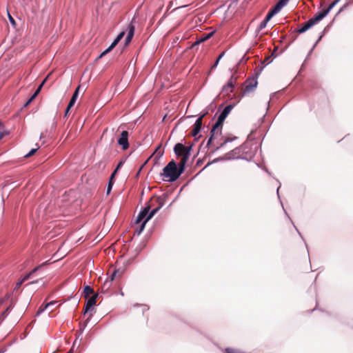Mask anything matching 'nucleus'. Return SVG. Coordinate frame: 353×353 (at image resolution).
I'll return each instance as SVG.
<instances>
[{
	"instance_id": "28",
	"label": "nucleus",
	"mask_w": 353,
	"mask_h": 353,
	"mask_svg": "<svg viewBox=\"0 0 353 353\" xmlns=\"http://www.w3.org/2000/svg\"><path fill=\"white\" fill-rule=\"evenodd\" d=\"M50 304H56L55 301H50L46 304L45 306H41L37 312L36 316H39L41 313H43L48 307H50Z\"/></svg>"
},
{
	"instance_id": "20",
	"label": "nucleus",
	"mask_w": 353,
	"mask_h": 353,
	"mask_svg": "<svg viewBox=\"0 0 353 353\" xmlns=\"http://www.w3.org/2000/svg\"><path fill=\"white\" fill-rule=\"evenodd\" d=\"M279 12L280 11L276 10V8L274 6L267 14L264 19L268 22L275 14Z\"/></svg>"
},
{
	"instance_id": "16",
	"label": "nucleus",
	"mask_w": 353,
	"mask_h": 353,
	"mask_svg": "<svg viewBox=\"0 0 353 353\" xmlns=\"http://www.w3.org/2000/svg\"><path fill=\"white\" fill-rule=\"evenodd\" d=\"M327 14H328L327 12L325 10H323L320 11L319 13H317L316 14H315L313 18L310 19L312 21V22L314 25L316 22H318V21L322 20L323 18H325Z\"/></svg>"
},
{
	"instance_id": "6",
	"label": "nucleus",
	"mask_w": 353,
	"mask_h": 353,
	"mask_svg": "<svg viewBox=\"0 0 353 353\" xmlns=\"http://www.w3.org/2000/svg\"><path fill=\"white\" fill-rule=\"evenodd\" d=\"M99 296V294H94L92 296L90 297L85 303L84 306L83 313L85 314L86 313L94 310V306L96 305L97 299Z\"/></svg>"
},
{
	"instance_id": "41",
	"label": "nucleus",
	"mask_w": 353,
	"mask_h": 353,
	"mask_svg": "<svg viewBox=\"0 0 353 353\" xmlns=\"http://www.w3.org/2000/svg\"><path fill=\"white\" fill-rule=\"evenodd\" d=\"M44 82H45V80L43 81V82L40 84V85L37 88V89L34 92L33 94L35 95V97H37L39 94V93L40 92V90H41L43 85L44 84Z\"/></svg>"
},
{
	"instance_id": "4",
	"label": "nucleus",
	"mask_w": 353,
	"mask_h": 353,
	"mask_svg": "<svg viewBox=\"0 0 353 353\" xmlns=\"http://www.w3.org/2000/svg\"><path fill=\"white\" fill-rule=\"evenodd\" d=\"M259 74L260 73L258 72L255 74V77L248 78L245 81L246 85L243 89V95L252 92L257 87V85H258L257 78H258V76L259 75Z\"/></svg>"
},
{
	"instance_id": "52",
	"label": "nucleus",
	"mask_w": 353,
	"mask_h": 353,
	"mask_svg": "<svg viewBox=\"0 0 353 353\" xmlns=\"http://www.w3.org/2000/svg\"><path fill=\"white\" fill-rule=\"evenodd\" d=\"M118 172L117 169H114L112 174L110 175V178L114 179L116 173Z\"/></svg>"
},
{
	"instance_id": "15",
	"label": "nucleus",
	"mask_w": 353,
	"mask_h": 353,
	"mask_svg": "<svg viewBox=\"0 0 353 353\" xmlns=\"http://www.w3.org/2000/svg\"><path fill=\"white\" fill-rule=\"evenodd\" d=\"M233 108H234V105H232V104H229V105H226L224 108V109L223 110V111L221 112V114L219 115L218 118L220 120H223L224 121L225 119H226V117H228V115L231 112V110L233 109Z\"/></svg>"
},
{
	"instance_id": "1",
	"label": "nucleus",
	"mask_w": 353,
	"mask_h": 353,
	"mask_svg": "<svg viewBox=\"0 0 353 353\" xmlns=\"http://www.w3.org/2000/svg\"><path fill=\"white\" fill-rule=\"evenodd\" d=\"M186 164L180 161L179 165L174 160L170 161L168 165L163 169V173L161 174L168 182H174L176 181L185 170Z\"/></svg>"
},
{
	"instance_id": "56",
	"label": "nucleus",
	"mask_w": 353,
	"mask_h": 353,
	"mask_svg": "<svg viewBox=\"0 0 353 353\" xmlns=\"http://www.w3.org/2000/svg\"><path fill=\"white\" fill-rule=\"evenodd\" d=\"M70 110V109H68V106H67V108L65 109V111L64 117H68V112H69Z\"/></svg>"
},
{
	"instance_id": "11",
	"label": "nucleus",
	"mask_w": 353,
	"mask_h": 353,
	"mask_svg": "<svg viewBox=\"0 0 353 353\" xmlns=\"http://www.w3.org/2000/svg\"><path fill=\"white\" fill-rule=\"evenodd\" d=\"M201 128H202V123H201V118H198L196 120V121L194 124L193 129L192 130V132H191V135L192 137H195V140H197L198 139L200 138L201 136H199L197 138H196V136L201 130Z\"/></svg>"
},
{
	"instance_id": "51",
	"label": "nucleus",
	"mask_w": 353,
	"mask_h": 353,
	"mask_svg": "<svg viewBox=\"0 0 353 353\" xmlns=\"http://www.w3.org/2000/svg\"><path fill=\"white\" fill-rule=\"evenodd\" d=\"M227 143H225V142L223 141V143H221L220 144V145L219 147H217L216 149H215V151L223 148Z\"/></svg>"
},
{
	"instance_id": "21",
	"label": "nucleus",
	"mask_w": 353,
	"mask_h": 353,
	"mask_svg": "<svg viewBox=\"0 0 353 353\" xmlns=\"http://www.w3.org/2000/svg\"><path fill=\"white\" fill-rule=\"evenodd\" d=\"M125 31H122L121 32H120L117 37L114 39V40L112 41V43H111L110 45V48H114L117 45V43L121 41V39L123 37V36L125 35Z\"/></svg>"
},
{
	"instance_id": "24",
	"label": "nucleus",
	"mask_w": 353,
	"mask_h": 353,
	"mask_svg": "<svg viewBox=\"0 0 353 353\" xmlns=\"http://www.w3.org/2000/svg\"><path fill=\"white\" fill-rule=\"evenodd\" d=\"M125 31H122L121 32H120L117 37L114 39V40L112 41V43H111L110 45V48H114L117 45V43L121 41V39L123 37V36L125 35Z\"/></svg>"
},
{
	"instance_id": "53",
	"label": "nucleus",
	"mask_w": 353,
	"mask_h": 353,
	"mask_svg": "<svg viewBox=\"0 0 353 353\" xmlns=\"http://www.w3.org/2000/svg\"><path fill=\"white\" fill-rule=\"evenodd\" d=\"M118 172L117 169H114L112 174L110 175V178L114 179L116 173Z\"/></svg>"
},
{
	"instance_id": "12",
	"label": "nucleus",
	"mask_w": 353,
	"mask_h": 353,
	"mask_svg": "<svg viewBox=\"0 0 353 353\" xmlns=\"http://www.w3.org/2000/svg\"><path fill=\"white\" fill-rule=\"evenodd\" d=\"M234 79L236 80V78H234V76L232 75L228 83L223 86L222 92L223 94H229L231 92H232V88L234 87Z\"/></svg>"
},
{
	"instance_id": "32",
	"label": "nucleus",
	"mask_w": 353,
	"mask_h": 353,
	"mask_svg": "<svg viewBox=\"0 0 353 353\" xmlns=\"http://www.w3.org/2000/svg\"><path fill=\"white\" fill-rule=\"evenodd\" d=\"M85 298H88V296L94 293V290L90 285H85L83 290Z\"/></svg>"
},
{
	"instance_id": "3",
	"label": "nucleus",
	"mask_w": 353,
	"mask_h": 353,
	"mask_svg": "<svg viewBox=\"0 0 353 353\" xmlns=\"http://www.w3.org/2000/svg\"><path fill=\"white\" fill-rule=\"evenodd\" d=\"M123 273V270L121 269H117L114 270L111 276L110 279H107L101 285V292L102 293H106L112 286V281L114 280V279L117 276H121Z\"/></svg>"
},
{
	"instance_id": "59",
	"label": "nucleus",
	"mask_w": 353,
	"mask_h": 353,
	"mask_svg": "<svg viewBox=\"0 0 353 353\" xmlns=\"http://www.w3.org/2000/svg\"><path fill=\"white\" fill-rule=\"evenodd\" d=\"M281 187V184H279V187L277 188V190H276V192H277V195H279V190ZM279 197V196H278Z\"/></svg>"
},
{
	"instance_id": "36",
	"label": "nucleus",
	"mask_w": 353,
	"mask_h": 353,
	"mask_svg": "<svg viewBox=\"0 0 353 353\" xmlns=\"http://www.w3.org/2000/svg\"><path fill=\"white\" fill-rule=\"evenodd\" d=\"M161 148V145H159L157 147V148L155 150V152H156V157H155V159H159L160 158H161L164 154V152L162 151V150H159Z\"/></svg>"
},
{
	"instance_id": "43",
	"label": "nucleus",
	"mask_w": 353,
	"mask_h": 353,
	"mask_svg": "<svg viewBox=\"0 0 353 353\" xmlns=\"http://www.w3.org/2000/svg\"><path fill=\"white\" fill-rule=\"evenodd\" d=\"M132 37V36L127 34V37L125 39V46H127L130 43Z\"/></svg>"
},
{
	"instance_id": "14",
	"label": "nucleus",
	"mask_w": 353,
	"mask_h": 353,
	"mask_svg": "<svg viewBox=\"0 0 353 353\" xmlns=\"http://www.w3.org/2000/svg\"><path fill=\"white\" fill-rule=\"evenodd\" d=\"M314 26L313 23L310 19L307 21L306 22L302 23L299 28H297L295 32L299 34L304 33L307 30H309L311 27Z\"/></svg>"
},
{
	"instance_id": "61",
	"label": "nucleus",
	"mask_w": 353,
	"mask_h": 353,
	"mask_svg": "<svg viewBox=\"0 0 353 353\" xmlns=\"http://www.w3.org/2000/svg\"><path fill=\"white\" fill-rule=\"evenodd\" d=\"M344 8H345V6H343V8H341L339 11L341 12V11L343 10Z\"/></svg>"
},
{
	"instance_id": "7",
	"label": "nucleus",
	"mask_w": 353,
	"mask_h": 353,
	"mask_svg": "<svg viewBox=\"0 0 353 353\" xmlns=\"http://www.w3.org/2000/svg\"><path fill=\"white\" fill-rule=\"evenodd\" d=\"M117 142L123 150H126L129 148L128 132L126 130L122 131Z\"/></svg>"
},
{
	"instance_id": "45",
	"label": "nucleus",
	"mask_w": 353,
	"mask_h": 353,
	"mask_svg": "<svg viewBox=\"0 0 353 353\" xmlns=\"http://www.w3.org/2000/svg\"><path fill=\"white\" fill-rule=\"evenodd\" d=\"M235 139H236V137H234L233 138L228 137V138L225 139V140L223 141L225 142V143H230V142L233 141Z\"/></svg>"
},
{
	"instance_id": "2",
	"label": "nucleus",
	"mask_w": 353,
	"mask_h": 353,
	"mask_svg": "<svg viewBox=\"0 0 353 353\" xmlns=\"http://www.w3.org/2000/svg\"><path fill=\"white\" fill-rule=\"evenodd\" d=\"M166 199H167V195H165V194H163V195L157 196L156 198V203H159V206H157L156 208H154L151 211L150 210V212H148V216L144 219V220H145V221L148 222L150 219H151L153 217V216L157 212H159L161 208H162L163 207V205L165 203Z\"/></svg>"
},
{
	"instance_id": "25",
	"label": "nucleus",
	"mask_w": 353,
	"mask_h": 353,
	"mask_svg": "<svg viewBox=\"0 0 353 353\" xmlns=\"http://www.w3.org/2000/svg\"><path fill=\"white\" fill-rule=\"evenodd\" d=\"M125 31H122L121 32H120L117 37L114 39V40L112 41V43H111L110 45V48H114L117 45V43L121 41V39L123 37V36L125 35Z\"/></svg>"
},
{
	"instance_id": "46",
	"label": "nucleus",
	"mask_w": 353,
	"mask_h": 353,
	"mask_svg": "<svg viewBox=\"0 0 353 353\" xmlns=\"http://www.w3.org/2000/svg\"><path fill=\"white\" fill-rule=\"evenodd\" d=\"M10 299V295L9 294H7L3 298H2L1 300H0V305L5 301H6L7 300H8Z\"/></svg>"
},
{
	"instance_id": "13",
	"label": "nucleus",
	"mask_w": 353,
	"mask_h": 353,
	"mask_svg": "<svg viewBox=\"0 0 353 353\" xmlns=\"http://www.w3.org/2000/svg\"><path fill=\"white\" fill-rule=\"evenodd\" d=\"M215 31H212L208 33H203L199 37H197L196 41L192 44V47H194L195 46L199 45V43L207 41L210 38H211L213 34H214Z\"/></svg>"
},
{
	"instance_id": "8",
	"label": "nucleus",
	"mask_w": 353,
	"mask_h": 353,
	"mask_svg": "<svg viewBox=\"0 0 353 353\" xmlns=\"http://www.w3.org/2000/svg\"><path fill=\"white\" fill-rule=\"evenodd\" d=\"M223 121L220 120L219 118L217 119L216 123L212 125V128L210 130V137L207 141L206 147L208 148L212 143V139L215 135L216 130L222 125Z\"/></svg>"
},
{
	"instance_id": "47",
	"label": "nucleus",
	"mask_w": 353,
	"mask_h": 353,
	"mask_svg": "<svg viewBox=\"0 0 353 353\" xmlns=\"http://www.w3.org/2000/svg\"><path fill=\"white\" fill-rule=\"evenodd\" d=\"M30 276H31V273H28V274L24 275L23 277L21 280H22L24 282L26 280H28Z\"/></svg>"
},
{
	"instance_id": "23",
	"label": "nucleus",
	"mask_w": 353,
	"mask_h": 353,
	"mask_svg": "<svg viewBox=\"0 0 353 353\" xmlns=\"http://www.w3.org/2000/svg\"><path fill=\"white\" fill-rule=\"evenodd\" d=\"M125 31H122L121 32H120L117 37L114 39V40L112 41V43H111L110 45V48H114L117 45V43L121 41V39L123 37V36L125 35Z\"/></svg>"
},
{
	"instance_id": "10",
	"label": "nucleus",
	"mask_w": 353,
	"mask_h": 353,
	"mask_svg": "<svg viewBox=\"0 0 353 353\" xmlns=\"http://www.w3.org/2000/svg\"><path fill=\"white\" fill-rule=\"evenodd\" d=\"M185 145L181 143H177L175 144L173 148L174 153L177 157L184 158L185 153Z\"/></svg>"
},
{
	"instance_id": "48",
	"label": "nucleus",
	"mask_w": 353,
	"mask_h": 353,
	"mask_svg": "<svg viewBox=\"0 0 353 353\" xmlns=\"http://www.w3.org/2000/svg\"><path fill=\"white\" fill-rule=\"evenodd\" d=\"M113 48H110V46L107 48L105 49L103 52H102V55H105L107 54L108 52H110Z\"/></svg>"
},
{
	"instance_id": "5",
	"label": "nucleus",
	"mask_w": 353,
	"mask_h": 353,
	"mask_svg": "<svg viewBox=\"0 0 353 353\" xmlns=\"http://www.w3.org/2000/svg\"><path fill=\"white\" fill-rule=\"evenodd\" d=\"M241 150V148H235L234 149L232 150L231 151L227 152L224 155V157H219V158H217V159L213 160V161L212 163H216V162H218V161H222V160H232V159L241 158V157H240Z\"/></svg>"
},
{
	"instance_id": "57",
	"label": "nucleus",
	"mask_w": 353,
	"mask_h": 353,
	"mask_svg": "<svg viewBox=\"0 0 353 353\" xmlns=\"http://www.w3.org/2000/svg\"><path fill=\"white\" fill-rule=\"evenodd\" d=\"M23 283L22 280H20L18 283L16 284V288H18Z\"/></svg>"
},
{
	"instance_id": "35",
	"label": "nucleus",
	"mask_w": 353,
	"mask_h": 353,
	"mask_svg": "<svg viewBox=\"0 0 353 353\" xmlns=\"http://www.w3.org/2000/svg\"><path fill=\"white\" fill-rule=\"evenodd\" d=\"M114 179H109V181H108V186H107V190H106V194L108 195L111 190H112V186L114 185Z\"/></svg>"
},
{
	"instance_id": "38",
	"label": "nucleus",
	"mask_w": 353,
	"mask_h": 353,
	"mask_svg": "<svg viewBox=\"0 0 353 353\" xmlns=\"http://www.w3.org/2000/svg\"><path fill=\"white\" fill-rule=\"evenodd\" d=\"M39 148V147L31 149L29 151V152H28L26 154H25L24 157L25 158H28V157H31L32 155H33L38 150Z\"/></svg>"
},
{
	"instance_id": "40",
	"label": "nucleus",
	"mask_w": 353,
	"mask_h": 353,
	"mask_svg": "<svg viewBox=\"0 0 353 353\" xmlns=\"http://www.w3.org/2000/svg\"><path fill=\"white\" fill-rule=\"evenodd\" d=\"M36 98L35 95L32 94L29 99L25 103V104L23 105V107L26 108L27 107L34 99Z\"/></svg>"
},
{
	"instance_id": "49",
	"label": "nucleus",
	"mask_w": 353,
	"mask_h": 353,
	"mask_svg": "<svg viewBox=\"0 0 353 353\" xmlns=\"http://www.w3.org/2000/svg\"><path fill=\"white\" fill-rule=\"evenodd\" d=\"M124 163V161H121L118 163L117 167L115 169H117V170H119L120 169V168L123 165Z\"/></svg>"
},
{
	"instance_id": "39",
	"label": "nucleus",
	"mask_w": 353,
	"mask_h": 353,
	"mask_svg": "<svg viewBox=\"0 0 353 353\" xmlns=\"http://www.w3.org/2000/svg\"><path fill=\"white\" fill-rule=\"evenodd\" d=\"M12 307L11 305L8 306L6 310L3 311L2 315H3L5 317L9 314V312L12 310Z\"/></svg>"
},
{
	"instance_id": "42",
	"label": "nucleus",
	"mask_w": 353,
	"mask_h": 353,
	"mask_svg": "<svg viewBox=\"0 0 353 353\" xmlns=\"http://www.w3.org/2000/svg\"><path fill=\"white\" fill-rule=\"evenodd\" d=\"M336 5V3H334V1H332L329 6L325 10L327 14L330 12V10Z\"/></svg>"
},
{
	"instance_id": "9",
	"label": "nucleus",
	"mask_w": 353,
	"mask_h": 353,
	"mask_svg": "<svg viewBox=\"0 0 353 353\" xmlns=\"http://www.w3.org/2000/svg\"><path fill=\"white\" fill-rule=\"evenodd\" d=\"M150 208H151L150 205L149 203H146L145 206L140 211V212L139 213V214L137 217V219H136L137 223H139L141 222L142 223V221L148 216V212H150Z\"/></svg>"
},
{
	"instance_id": "64",
	"label": "nucleus",
	"mask_w": 353,
	"mask_h": 353,
	"mask_svg": "<svg viewBox=\"0 0 353 353\" xmlns=\"http://www.w3.org/2000/svg\"><path fill=\"white\" fill-rule=\"evenodd\" d=\"M3 352H4V350L0 351V353H3Z\"/></svg>"
},
{
	"instance_id": "60",
	"label": "nucleus",
	"mask_w": 353,
	"mask_h": 353,
	"mask_svg": "<svg viewBox=\"0 0 353 353\" xmlns=\"http://www.w3.org/2000/svg\"><path fill=\"white\" fill-rule=\"evenodd\" d=\"M341 0H334V3H338Z\"/></svg>"
},
{
	"instance_id": "33",
	"label": "nucleus",
	"mask_w": 353,
	"mask_h": 353,
	"mask_svg": "<svg viewBox=\"0 0 353 353\" xmlns=\"http://www.w3.org/2000/svg\"><path fill=\"white\" fill-rule=\"evenodd\" d=\"M268 21L265 19H263L259 24V27L256 28V34H259L263 29H264L267 24H268Z\"/></svg>"
},
{
	"instance_id": "44",
	"label": "nucleus",
	"mask_w": 353,
	"mask_h": 353,
	"mask_svg": "<svg viewBox=\"0 0 353 353\" xmlns=\"http://www.w3.org/2000/svg\"><path fill=\"white\" fill-rule=\"evenodd\" d=\"M46 263H43L42 265L35 267L34 269H32L29 273H31V276L36 272L41 266L44 265Z\"/></svg>"
},
{
	"instance_id": "31",
	"label": "nucleus",
	"mask_w": 353,
	"mask_h": 353,
	"mask_svg": "<svg viewBox=\"0 0 353 353\" xmlns=\"http://www.w3.org/2000/svg\"><path fill=\"white\" fill-rule=\"evenodd\" d=\"M289 0H279L274 7L276 10L281 11V10L288 3Z\"/></svg>"
},
{
	"instance_id": "34",
	"label": "nucleus",
	"mask_w": 353,
	"mask_h": 353,
	"mask_svg": "<svg viewBox=\"0 0 353 353\" xmlns=\"http://www.w3.org/2000/svg\"><path fill=\"white\" fill-rule=\"evenodd\" d=\"M224 55H225V52H221L219 55V57H217V59H216V61H214L213 65H212V67H211L212 69H214V68H216L217 67L220 60L224 57Z\"/></svg>"
},
{
	"instance_id": "55",
	"label": "nucleus",
	"mask_w": 353,
	"mask_h": 353,
	"mask_svg": "<svg viewBox=\"0 0 353 353\" xmlns=\"http://www.w3.org/2000/svg\"><path fill=\"white\" fill-rule=\"evenodd\" d=\"M78 338H77L75 339V341H74L73 343V345H72V347H74V346L75 345L76 343H77V341ZM73 352V348H71L70 350L68 352V353H72Z\"/></svg>"
},
{
	"instance_id": "62",
	"label": "nucleus",
	"mask_w": 353,
	"mask_h": 353,
	"mask_svg": "<svg viewBox=\"0 0 353 353\" xmlns=\"http://www.w3.org/2000/svg\"><path fill=\"white\" fill-rule=\"evenodd\" d=\"M344 8H345V6H343V8H341L339 11L341 12V11L343 10Z\"/></svg>"
},
{
	"instance_id": "54",
	"label": "nucleus",
	"mask_w": 353,
	"mask_h": 353,
	"mask_svg": "<svg viewBox=\"0 0 353 353\" xmlns=\"http://www.w3.org/2000/svg\"><path fill=\"white\" fill-rule=\"evenodd\" d=\"M208 113V112L206 110L205 112H203L201 115H200L198 118H201V123H202L203 118Z\"/></svg>"
},
{
	"instance_id": "26",
	"label": "nucleus",
	"mask_w": 353,
	"mask_h": 353,
	"mask_svg": "<svg viewBox=\"0 0 353 353\" xmlns=\"http://www.w3.org/2000/svg\"><path fill=\"white\" fill-rule=\"evenodd\" d=\"M125 31H122L121 32H120L117 37L114 39V40L112 41V43H111L110 45V48H114L117 45V43L121 41V39L123 37V36L125 35Z\"/></svg>"
},
{
	"instance_id": "37",
	"label": "nucleus",
	"mask_w": 353,
	"mask_h": 353,
	"mask_svg": "<svg viewBox=\"0 0 353 353\" xmlns=\"http://www.w3.org/2000/svg\"><path fill=\"white\" fill-rule=\"evenodd\" d=\"M323 36V32H321V35L319 36V39H317V41H316V43L313 45L312 48H311V50L309 51L308 52V54L307 56V58L312 54V51L314 50V48L316 47V46L317 45L318 42L319 41H321V39H322Z\"/></svg>"
},
{
	"instance_id": "58",
	"label": "nucleus",
	"mask_w": 353,
	"mask_h": 353,
	"mask_svg": "<svg viewBox=\"0 0 353 353\" xmlns=\"http://www.w3.org/2000/svg\"><path fill=\"white\" fill-rule=\"evenodd\" d=\"M104 55H102V52L100 54V55L97 58V60L101 59V57H103Z\"/></svg>"
},
{
	"instance_id": "17",
	"label": "nucleus",
	"mask_w": 353,
	"mask_h": 353,
	"mask_svg": "<svg viewBox=\"0 0 353 353\" xmlns=\"http://www.w3.org/2000/svg\"><path fill=\"white\" fill-rule=\"evenodd\" d=\"M79 88H80V86L79 85L74 90V92L68 104V109H71L75 104L77 99L78 98V96H79Z\"/></svg>"
},
{
	"instance_id": "19",
	"label": "nucleus",
	"mask_w": 353,
	"mask_h": 353,
	"mask_svg": "<svg viewBox=\"0 0 353 353\" xmlns=\"http://www.w3.org/2000/svg\"><path fill=\"white\" fill-rule=\"evenodd\" d=\"M134 19L133 18L131 22L128 25L126 28L127 34L130 36H134V30H135V26L134 23Z\"/></svg>"
},
{
	"instance_id": "27",
	"label": "nucleus",
	"mask_w": 353,
	"mask_h": 353,
	"mask_svg": "<svg viewBox=\"0 0 353 353\" xmlns=\"http://www.w3.org/2000/svg\"><path fill=\"white\" fill-rule=\"evenodd\" d=\"M147 223L148 222L145 221V220H143L139 227L135 230L134 235L139 236L143 231Z\"/></svg>"
},
{
	"instance_id": "63",
	"label": "nucleus",
	"mask_w": 353,
	"mask_h": 353,
	"mask_svg": "<svg viewBox=\"0 0 353 353\" xmlns=\"http://www.w3.org/2000/svg\"><path fill=\"white\" fill-rule=\"evenodd\" d=\"M344 8H345V6H343V8H341L339 11L341 12V11L343 10Z\"/></svg>"
},
{
	"instance_id": "29",
	"label": "nucleus",
	"mask_w": 353,
	"mask_h": 353,
	"mask_svg": "<svg viewBox=\"0 0 353 353\" xmlns=\"http://www.w3.org/2000/svg\"><path fill=\"white\" fill-rule=\"evenodd\" d=\"M274 52L272 53V54L268 57L265 58V59L261 63V64L263 65V66L261 68V69L259 70V72L260 73L262 70L264 68V67H265L267 65H268L271 61V57L272 56H274Z\"/></svg>"
},
{
	"instance_id": "50",
	"label": "nucleus",
	"mask_w": 353,
	"mask_h": 353,
	"mask_svg": "<svg viewBox=\"0 0 353 353\" xmlns=\"http://www.w3.org/2000/svg\"><path fill=\"white\" fill-rule=\"evenodd\" d=\"M8 18H9V21L10 22L11 24L12 25H14L15 24V21L14 19L10 16V14H8Z\"/></svg>"
},
{
	"instance_id": "22",
	"label": "nucleus",
	"mask_w": 353,
	"mask_h": 353,
	"mask_svg": "<svg viewBox=\"0 0 353 353\" xmlns=\"http://www.w3.org/2000/svg\"><path fill=\"white\" fill-rule=\"evenodd\" d=\"M125 31H122L121 32H120L117 37L114 39V40L112 41V43H111L110 45V48H114L117 45V43L121 41V39L123 37V36L125 35Z\"/></svg>"
},
{
	"instance_id": "18",
	"label": "nucleus",
	"mask_w": 353,
	"mask_h": 353,
	"mask_svg": "<svg viewBox=\"0 0 353 353\" xmlns=\"http://www.w3.org/2000/svg\"><path fill=\"white\" fill-rule=\"evenodd\" d=\"M192 147H193V143L190 144L188 146H185L184 150H185V154H184V158L181 159V161L185 164H187V162L191 155V151L192 150Z\"/></svg>"
},
{
	"instance_id": "30",
	"label": "nucleus",
	"mask_w": 353,
	"mask_h": 353,
	"mask_svg": "<svg viewBox=\"0 0 353 353\" xmlns=\"http://www.w3.org/2000/svg\"><path fill=\"white\" fill-rule=\"evenodd\" d=\"M92 315H90V317L86 320L85 322L84 323H81L79 324V336H78V339L79 337L83 334L84 330L85 329L86 326H87V323L88 322V321L90 320V319L91 318Z\"/></svg>"
}]
</instances>
